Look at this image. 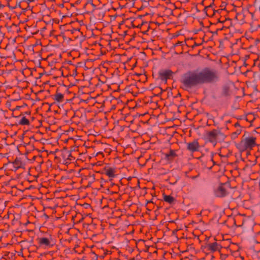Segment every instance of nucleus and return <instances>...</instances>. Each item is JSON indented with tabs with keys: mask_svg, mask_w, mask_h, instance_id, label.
Returning <instances> with one entry per match:
<instances>
[{
	"mask_svg": "<svg viewBox=\"0 0 260 260\" xmlns=\"http://www.w3.org/2000/svg\"><path fill=\"white\" fill-rule=\"evenodd\" d=\"M242 132V127H239L236 129L235 132H233L231 134L232 139H235L238 136L241 134Z\"/></svg>",
	"mask_w": 260,
	"mask_h": 260,
	"instance_id": "nucleus-16",
	"label": "nucleus"
},
{
	"mask_svg": "<svg viewBox=\"0 0 260 260\" xmlns=\"http://www.w3.org/2000/svg\"><path fill=\"white\" fill-rule=\"evenodd\" d=\"M163 200L165 202L170 204L174 203L175 201V199L173 197L170 195H166L164 193L163 194Z\"/></svg>",
	"mask_w": 260,
	"mask_h": 260,
	"instance_id": "nucleus-14",
	"label": "nucleus"
},
{
	"mask_svg": "<svg viewBox=\"0 0 260 260\" xmlns=\"http://www.w3.org/2000/svg\"><path fill=\"white\" fill-rule=\"evenodd\" d=\"M13 168L15 170H17L22 167L23 163L20 158H16L12 162Z\"/></svg>",
	"mask_w": 260,
	"mask_h": 260,
	"instance_id": "nucleus-13",
	"label": "nucleus"
},
{
	"mask_svg": "<svg viewBox=\"0 0 260 260\" xmlns=\"http://www.w3.org/2000/svg\"><path fill=\"white\" fill-rule=\"evenodd\" d=\"M36 157V156H34L33 157V158L35 159Z\"/></svg>",
	"mask_w": 260,
	"mask_h": 260,
	"instance_id": "nucleus-28",
	"label": "nucleus"
},
{
	"mask_svg": "<svg viewBox=\"0 0 260 260\" xmlns=\"http://www.w3.org/2000/svg\"><path fill=\"white\" fill-rule=\"evenodd\" d=\"M115 170L111 167L105 168L104 169V174L109 178H113L115 176Z\"/></svg>",
	"mask_w": 260,
	"mask_h": 260,
	"instance_id": "nucleus-12",
	"label": "nucleus"
},
{
	"mask_svg": "<svg viewBox=\"0 0 260 260\" xmlns=\"http://www.w3.org/2000/svg\"><path fill=\"white\" fill-rule=\"evenodd\" d=\"M214 6V3H213L212 4H210L209 6L205 7L204 8V12L206 13V15L208 16H212L215 14L216 12H218V11L221 10V9H219L216 11L213 6Z\"/></svg>",
	"mask_w": 260,
	"mask_h": 260,
	"instance_id": "nucleus-9",
	"label": "nucleus"
},
{
	"mask_svg": "<svg viewBox=\"0 0 260 260\" xmlns=\"http://www.w3.org/2000/svg\"><path fill=\"white\" fill-rule=\"evenodd\" d=\"M198 176V175H197V176H195L190 177V178L191 179H194L196 178Z\"/></svg>",
	"mask_w": 260,
	"mask_h": 260,
	"instance_id": "nucleus-26",
	"label": "nucleus"
},
{
	"mask_svg": "<svg viewBox=\"0 0 260 260\" xmlns=\"http://www.w3.org/2000/svg\"><path fill=\"white\" fill-rule=\"evenodd\" d=\"M53 100L61 103L64 101V94L60 92V89L57 88L56 93L52 95Z\"/></svg>",
	"mask_w": 260,
	"mask_h": 260,
	"instance_id": "nucleus-10",
	"label": "nucleus"
},
{
	"mask_svg": "<svg viewBox=\"0 0 260 260\" xmlns=\"http://www.w3.org/2000/svg\"><path fill=\"white\" fill-rule=\"evenodd\" d=\"M231 189L230 182L221 183L214 190V193L216 197L224 198L229 193Z\"/></svg>",
	"mask_w": 260,
	"mask_h": 260,
	"instance_id": "nucleus-5",
	"label": "nucleus"
},
{
	"mask_svg": "<svg viewBox=\"0 0 260 260\" xmlns=\"http://www.w3.org/2000/svg\"><path fill=\"white\" fill-rule=\"evenodd\" d=\"M219 79L217 70L205 67L201 70L188 71L184 73L180 82L186 89H191L204 84L213 83Z\"/></svg>",
	"mask_w": 260,
	"mask_h": 260,
	"instance_id": "nucleus-1",
	"label": "nucleus"
},
{
	"mask_svg": "<svg viewBox=\"0 0 260 260\" xmlns=\"http://www.w3.org/2000/svg\"><path fill=\"white\" fill-rule=\"evenodd\" d=\"M20 125H29V121L25 116H22L18 122Z\"/></svg>",
	"mask_w": 260,
	"mask_h": 260,
	"instance_id": "nucleus-17",
	"label": "nucleus"
},
{
	"mask_svg": "<svg viewBox=\"0 0 260 260\" xmlns=\"http://www.w3.org/2000/svg\"><path fill=\"white\" fill-rule=\"evenodd\" d=\"M173 72L170 70H162L158 72V78L162 81L167 82L172 78Z\"/></svg>",
	"mask_w": 260,
	"mask_h": 260,
	"instance_id": "nucleus-6",
	"label": "nucleus"
},
{
	"mask_svg": "<svg viewBox=\"0 0 260 260\" xmlns=\"http://www.w3.org/2000/svg\"><path fill=\"white\" fill-rule=\"evenodd\" d=\"M213 154H212L211 155V160L212 161L213 163V165H214L215 164V161L213 160Z\"/></svg>",
	"mask_w": 260,
	"mask_h": 260,
	"instance_id": "nucleus-23",
	"label": "nucleus"
},
{
	"mask_svg": "<svg viewBox=\"0 0 260 260\" xmlns=\"http://www.w3.org/2000/svg\"><path fill=\"white\" fill-rule=\"evenodd\" d=\"M71 157H73L71 156V154H70L69 155V156H68V159H69L70 160H72V159L71 158H70Z\"/></svg>",
	"mask_w": 260,
	"mask_h": 260,
	"instance_id": "nucleus-24",
	"label": "nucleus"
},
{
	"mask_svg": "<svg viewBox=\"0 0 260 260\" xmlns=\"http://www.w3.org/2000/svg\"><path fill=\"white\" fill-rule=\"evenodd\" d=\"M206 139L210 143L216 145L217 139H224L225 135L219 129H213L211 131L207 132L206 134Z\"/></svg>",
	"mask_w": 260,
	"mask_h": 260,
	"instance_id": "nucleus-4",
	"label": "nucleus"
},
{
	"mask_svg": "<svg viewBox=\"0 0 260 260\" xmlns=\"http://www.w3.org/2000/svg\"><path fill=\"white\" fill-rule=\"evenodd\" d=\"M200 145L198 140H194L192 142L187 143V149L190 152L198 151Z\"/></svg>",
	"mask_w": 260,
	"mask_h": 260,
	"instance_id": "nucleus-7",
	"label": "nucleus"
},
{
	"mask_svg": "<svg viewBox=\"0 0 260 260\" xmlns=\"http://www.w3.org/2000/svg\"><path fill=\"white\" fill-rule=\"evenodd\" d=\"M236 194V196L234 197H233L234 199H236V198H238L239 197V192L238 191H235L234 192Z\"/></svg>",
	"mask_w": 260,
	"mask_h": 260,
	"instance_id": "nucleus-21",
	"label": "nucleus"
},
{
	"mask_svg": "<svg viewBox=\"0 0 260 260\" xmlns=\"http://www.w3.org/2000/svg\"><path fill=\"white\" fill-rule=\"evenodd\" d=\"M236 44H237V43H235V44H233L232 45V46H231V47H232V48H233L234 47H235V46H236Z\"/></svg>",
	"mask_w": 260,
	"mask_h": 260,
	"instance_id": "nucleus-25",
	"label": "nucleus"
},
{
	"mask_svg": "<svg viewBox=\"0 0 260 260\" xmlns=\"http://www.w3.org/2000/svg\"><path fill=\"white\" fill-rule=\"evenodd\" d=\"M222 94L225 96H226L229 94V89L228 88H224L223 89Z\"/></svg>",
	"mask_w": 260,
	"mask_h": 260,
	"instance_id": "nucleus-19",
	"label": "nucleus"
},
{
	"mask_svg": "<svg viewBox=\"0 0 260 260\" xmlns=\"http://www.w3.org/2000/svg\"><path fill=\"white\" fill-rule=\"evenodd\" d=\"M36 240L39 246L44 249H50L55 245V241L50 235L38 237Z\"/></svg>",
	"mask_w": 260,
	"mask_h": 260,
	"instance_id": "nucleus-3",
	"label": "nucleus"
},
{
	"mask_svg": "<svg viewBox=\"0 0 260 260\" xmlns=\"http://www.w3.org/2000/svg\"><path fill=\"white\" fill-rule=\"evenodd\" d=\"M255 137L245 133L242 136L241 141L236 144V146L240 152L250 151L257 145Z\"/></svg>",
	"mask_w": 260,
	"mask_h": 260,
	"instance_id": "nucleus-2",
	"label": "nucleus"
},
{
	"mask_svg": "<svg viewBox=\"0 0 260 260\" xmlns=\"http://www.w3.org/2000/svg\"><path fill=\"white\" fill-rule=\"evenodd\" d=\"M177 156L175 151L171 149L168 153L166 154V158L168 160H172Z\"/></svg>",
	"mask_w": 260,
	"mask_h": 260,
	"instance_id": "nucleus-15",
	"label": "nucleus"
},
{
	"mask_svg": "<svg viewBox=\"0 0 260 260\" xmlns=\"http://www.w3.org/2000/svg\"><path fill=\"white\" fill-rule=\"evenodd\" d=\"M235 18L239 23L243 24L247 22L246 15L243 12H239L237 13Z\"/></svg>",
	"mask_w": 260,
	"mask_h": 260,
	"instance_id": "nucleus-11",
	"label": "nucleus"
},
{
	"mask_svg": "<svg viewBox=\"0 0 260 260\" xmlns=\"http://www.w3.org/2000/svg\"><path fill=\"white\" fill-rule=\"evenodd\" d=\"M206 248L207 250L209 251L214 252L217 251H219L222 247L219 244L215 241L213 243H209L207 244Z\"/></svg>",
	"mask_w": 260,
	"mask_h": 260,
	"instance_id": "nucleus-8",
	"label": "nucleus"
},
{
	"mask_svg": "<svg viewBox=\"0 0 260 260\" xmlns=\"http://www.w3.org/2000/svg\"><path fill=\"white\" fill-rule=\"evenodd\" d=\"M184 43L185 42H184L183 41H178L177 43H176L175 44H174V47L175 48H177V47L180 48V49L179 50V51L182 52V50H183L182 48V46L183 45Z\"/></svg>",
	"mask_w": 260,
	"mask_h": 260,
	"instance_id": "nucleus-18",
	"label": "nucleus"
},
{
	"mask_svg": "<svg viewBox=\"0 0 260 260\" xmlns=\"http://www.w3.org/2000/svg\"><path fill=\"white\" fill-rule=\"evenodd\" d=\"M158 89L160 91V93H161L162 92L163 90H162V89L161 88L158 87Z\"/></svg>",
	"mask_w": 260,
	"mask_h": 260,
	"instance_id": "nucleus-27",
	"label": "nucleus"
},
{
	"mask_svg": "<svg viewBox=\"0 0 260 260\" xmlns=\"http://www.w3.org/2000/svg\"><path fill=\"white\" fill-rule=\"evenodd\" d=\"M89 177L92 178V180H94V174H92V175H90V176Z\"/></svg>",
	"mask_w": 260,
	"mask_h": 260,
	"instance_id": "nucleus-22",
	"label": "nucleus"
},
{
	"mask_svg": "<svg viewBox=\"0 0 260 260\" xmlns=\"http://www.w3.org/2000/svg\"><path fill=\"white\" fill-rule=\"evenodd\" d=\"M151 201H147V203H151Z\"/></svg>",
	"mask_w": 260,
	"mask_h": 260,
	"instance_id": "nucleus-29",
	"label": "nucleus"
},
{
	"mask_svg": "<svg viewBox=\"0 0 260 260\" xmlns=\"http://www.w3.org/2000/svg\"><path fill=\"white\" fill-rule=\"evenodd\" d=\"M234 126L236 127V128H239V127H242L241 126V125H240V123L239 122H236L235 124H234Z\"/></svg>",
	"mask_w": 260,
	"mask_h": 260,
	"instance_id": "nucleus-20",
	"label": "nucleus"
}]
</instances>
